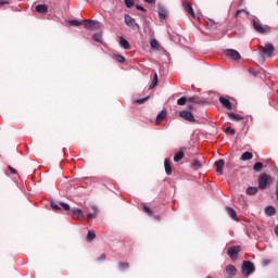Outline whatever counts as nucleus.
Masks as SVG:
<instances>
[{
  "label": "nucleus",
  "mask_w": 278,
  "mask_h": 278,
  "mask_svg": "<svg viewBox=\"0 0 278 278\" xmlns=\"http://www.w3.org/2000/svg\"><path fill=\"white\" fill-rule=\"evenodd\" d=\"M70 25H74V27H79V26L84 25V22L78 21V20H71Z\"/></svg>",
  "instance_id": "nucleus-31"
},
{
  "label": "nucleus",
  "mask_w": 278,
  "mask_h": 278,
  "mask_svg": "<svg viewBox=\"0 0 278 278\" xmlns=\"http://www.w3.org/2000/svg\"><path fill=\"white\" fill-rule=\"evenodd\" d=\"M252 25H253V29H255L257 31V34L264 35V34H268V31H270V29H268V27L262 26V23H260V20H253Z\"/></svg>",
  "instance_id": "nucleus-5"
},
{
  "label": "nucleus",
  "mask_w": 278,
  "mask_h": 278,
  "mask_svg": "<svg viewBox=\"0 0 278 278\" xmlns=\"http://www.w3.org/2000/svg\"><path fill=\"white\" fill-rule=\"evenodd\" d=\"M126 8H134V0H124Z\"/></svg>",
  "instance_id": "nucleus-39"
},
{
  "label": "nucleus",
  "mask_w": 278,
  "mask_h": 278,
  "mask_svg": "<svg viewBox=\"0 0 278 278\" xmlns=\"http://www.w3.org/2000/svg\"><path fill=\"white\" fill-rule=\"evenodd\" d=\"M119 47L125 50L130 49L129 41H127V39L124 37H119Z\"/></svg>",
  "instance_id": "nucleus-17"
},
{
  "label": "nucleus",
  "mask_w": 278,
  "mask_h": 278,
  "mask_svg": "<svg viewBox=\"0 0 278 278\" xmlns=\"http://www.w3.org/2000/svg\"><path fill=\"white\" fill-rule=\"evenodd\" d=\"M268 181H271L270 176H268L267 174H262L258 178L260 190H266V188L268 186Z\"/></svg>",
  "instance_id": "nucleus-6"
},
{
  "label": "nucleus",
  "mask_w": 278,
  "mask_h": 278,
  "mask_svg": "<svg viewBox=\"0 0 278 278\" xmlns=\"http://www.w3.org/2000/svg\"><path fill=\"white\" fill-rule=\"evenodd\" d=\"M153 79L159 81L157 74H154Z\"/></svg>",
  "instance_id": "nucleus-51"
},
{
  "label": "nucleus",
  "mask_w": 278,
  "mask_h": 278,
  "mask_svg": "<svg viewBox=\"0 0 278 278\" xmlns=\"http://www.w3.org/2000/svg\"><path fill=\"white\" fill-rule=\"evenodd\" d=\"M8 168L12 173V175H16V169H14V167L9 165Z\"/></svg>",
  "instance_id": "nucleus-46"
},
{
  "label": "nucleus",
  "mask_w": 278,
  "mask_h": 278,
  "mask_svg": "<svg viewBox=\"0 0 278 278\" xmlns=\"http://www.w3.org/2000/svg\"><path fill=\"white\" fill-rule=\"evenodd\" d=\"M228 116L231 121H244V116L240 115V114H236L233 112H229Z\"/></svg>",
  "instance_id": "nucleus-18"
},
{
  "label": "nucleus",
  "mask_w": 278,
  "mask_h": 278,
  "mask_svg": "<svg viewBox=\"0 0 278 278\" xmlns=\"http://www.w3.org/2000/svg\"><path fill=\"white\" fill-rule=\"evenodd\" d=\"M180 118H184L185 121H188L189 123H194V115H192V112L190 111H180L179 112Z\"/></svg>",
  "instance_id": "nucleus-8"
},
{
  "label": "nucleus",
  "mask_w": 278,
  "mask_h": 278,
  "mask_svg": "<svg viewBox=\"0 0 278 278\" xmlns=\"http://www.w3.org/2000/svg\"><path fill=\"white\" fill-rule=\"evenodd\" d=\"M124 20L125 24L127 25V27H130V29H140V24L136 23V20L129 14H125Z\"/></svg>",
  "instance_id": "nucleus-4"
},
{
  "label": "nucleus",
  "mask_w": 278,
  "mask_h": 278,
  "mask_svg": "<svg viewBox=\"0 0 278 278\" xmlns=\"http://www.w3.org/2000/svg\"><path fill=\"white\" fill-rule=\"evenodd\" d=\"M91 210L93 211V213L87 214L88 220H92V218H97V216H99V207H97V205H91Z\"/></svg>",
  "instance_id": "nucleus-13"
},
{
  "label": "nucleus",
  "mask_w": 278,
  "mask_h": 278,
  "mask_svg": "<svg viewBox=\"0 0 278 278\" xmlns=\"http://www.w3.org/2000/svg\"><path fill=\"white\" fill-rule=\"evenodd\" d=\"M225 131H226V134H230V136H235L236 135V129H233L231 127H227Z\"/></svg>",
  "instance_id": "nucleus-40"
},
{
  "label": "nucleus",
  "mask_w": 278,
  "mask_h": 278,
  "mask_svg": "<svg viewBox=\"0 0 278 278\" xmlns=\"http://www.w3.org/2000/svg\"><path fill=\"white\" fill-rule=\"evenodd\" d=\"M258 53L262 58H273L275 53V46L273 43H265V46H258Z\"/></svg>",
  "instance_id": "nucleus-1"
},
{
  "label": "nucleus",
  "mask_w": 278,
  "mask_h": 278,
  "mask_svg": "<svg viewBox=\"0 0 278 278\" xmlns=\"http://www.w3.org/2000/svg\"><path fill=\"white\" fill-rule=\"evenodd\" d=\"M226 212L232 220H238V214L236 213V210H233L232 207L227 206Z\"/></svg>",
  "instance_id": "nucleus-15"
},
{
  "label": "nucleus",
  "mask_w": 278,
  "mask_h": 278,
  "mask_svg": "<svg viewBox=\"0 0 278 278\" xmlns=\"http://www.w3.org/2000/svg\"><path fill=\"white\" fill-rule=\"evenodd\" d=\"M118 268L121 270H126V268H129V263H118Z\"/></svg>",
  "instance_id": "nucleus-35"
},
{
  "label": "nucleus",
  "mask_w": 278,
  "mask_h": 278,
  "mask_svg": "<svg viewBox=\"0 0 278 278\" xmlns=\"http://www.w3.org/2000/svg\"><path fill=\"white\" fill-rule=\"evenodd\" d=\"M225 55L229 60H235V62H238V60H242V55H240V52L236 49H226L225 50Z\"/></svg>",
  "instance_id": "nucleus-3"
},
{
  "label": "nucleus",
  "mask_w": 278,
  "mask_h": 278,
  "mask_svg": "<svg viewBox=\"0 0 278 278\" xmlns=\"http://www.w3.org/2000/svg\"><path fill=\"white\" fill-rule=\"evenodd\" d=\"M226 275L229 277H236V275H238V269L233 265H228L226 267Z\"/></svg>",
  "instance_id": "nucleus-12"
},
{
  "label": "nucleus",
  "mask_w": 278,
  "mask_h": 278,
  "mask_svg": "<svg viewBox=\"0 0 278 278\" xmlns=\"http://www.w3.org/2000/svg\"><path fill=\"white\" fill-rule=\"evenodd\" d=\"M240 160H241L242 162H249V160H253V153H251V152H244V153L241 155Z\"/></svg>",
  "instance_id": "nucleus-20"
},
{
  "label": "nucleus",
  "mask_w": 278,
  "mask_h": 278,
  "mask_svg": "<svg viewBox=\"0 0 278 278\" xmlns=\"http://www.w3.org/2000/svg\"><path fill=\"white\" fill-rule=\"evenodd\" d=\"M51 207H52V210H54V212H58V210H60V204H58L55 202H51Z\"/></svg>",
  "instance_id": "nucleus-42"
},
{
  "label": "nucleus",
  "mask_w": 278,
  "mask_h": 278,
  "mask_svg": "<svg viewBox=\"0 0 278 278\" xmlns=\"http://www.w3.org/2000/svg\"><path fill=\"white\" fill-rule=\"evenodd\" d=\"M97 238L94 230H89L87 233V242H92Z\"/></svg>",
  "instance_id": "nucleus-22"
},
{
  "label": "nucleus",
  "mask_w": 278,
  "mask_h": 278,
  "mask_svg": "<svg viewBox=\"0 0 278 278\" xmlns=\"http://www.w3.org/2000/svg\"><path fill=\"white\" fill-rule=\"evenodd\" d=\"M146 3H155V0H143Z\"/></svg>",
  "instance_id": "nucleus-49"
},
{
  "label": "nucleus",
  "mask_w": 278,
  "mask_h": 278,
  "mask_svg": "<svg viewBox=\"0 0 278 278\" xmlns=\"http://www.w3.org/2000/svg\"><path fill=\"white\" fill-rule=\"evenodd\" d=\"M59 205L61 207H63V210H65V212H70L71 211V205H68V203L60 202Z\"/></svg>",
  "instance_id": "nucleus-32"
},
{
  "label": "nucleus",
  "mask_w": 278,
  "mask_h": 278,
  "mask_svg": "<svg viewBox=\"0 0 278 278\" xmlns=\"http://www.w3.org/2000/svg\"><path fill=\"white\" fill-rule=\"evenodd\" d=\"M206 278H212V276H206Z\"/></svg>",
  "instance_id": "nucleus-53"
},
{
  "label": "nucleus",
  "mask_w": 278,
  "mask_h": 278,
  "mask_svg": "<svg viewBox=\"0 0 278 278\" xmlns=\"http://www.w3.org/2000/svg\"><path fill=\"white\" fill-rule=\"evenodd\" d=\"M72 213H73V216L84 218V211H81V208H74Z\"/></svg>",
  "instance_id": "nucleus-25"
},
{
  "label": "nucleus",
  "mask_w": 278,
  "mask_h": 278,
  "mask_svg": "<svg viewBox=\"0 0 278 278\" xmlns=\"http://www.w3.org/2000/svg\"><path fill=\"white\" fill-rule=\"evenodd\" d=\"M100 262L105 260V254H102L99 258H98Z\"/></svg>",
  "instance_id": "nucleus-50"
},
{
  "label": "nucleus",
  "mask_w": 278,
  "mask_h": 278,
  "mask_svg": "<svg viewBox=\"0 0 278 278\" xmlns=\"http://www.w3.org/2000/svg\"><path fill=\"white\" fill-rule=\"evenodd\" d=\"M146 101H149V96L141 99H137L135 102L139 105H142V103H146Z\"/></svg>",
  "instance_id": "nucleus-34"
},
{
  "label": "nucleus",
  "mask_w": 278,
  "mask_h": 278,
  "mask_svg": "<svg viewBox=\"0 0 278 278\" xmlns=\"http://www.w3.org/2000/svg\"><path fill=\"white\" fill-rule=\"evenodd\" d=\"M115 60L116 62H119L121 64H123V62H125V56L117 54L115 55Z\"/></svg>",
  "instance_id": "nucleus-38"
},
{
  "label": "nucleus",
  "mask_w": 278,
  "mask_h": 278,
  "mask_svg": "<svg viewBox=\"0 0 278 278\" xmlns=\"http://www.w3.org/2000/svg\"><path fill=\"white\" fill-rule=\"evenodd\" d=\"M250 73L253 75V77L260 76V71H250Z\"/></svg>",
  "instance_id": "nucleus-45"
},
{
  "label": "nucleus",
  "mask_w": 278,
  "mask_h": 278,
  "mask_svg": "<svg viewBox=\"0 0 278 278\" xmlns=\"http://www.w3.org/2000/svg\"><path fill=\"white\" fill-rule=\"evenodd\" d=\"M238 253H240V247L233 245L228 248L227 254L229 255L230 260H238Z\"/></svg>",
  "instance_id": "nucleus-7"
},
{
  "label": "nucleus",
  "mask_w": 278,
  "mask_h": 278,
  "mask_svg": "<svg viewBox=\"0 0 278 278\" xmlns=\"http://www.w3.org/2000/svg\"><path fill=\"white\" fill-rule=\"evenodd\" d=\"M188 101V98L181 97L177 100L178 105H186V102Z\"/></svg>",
  "instance_id": "nucleus-33"
},
{
  "label": "nucleus",
  "mask_w": 278,
  "mask_h": 278,
  "mask_svg": "<svg viewBox=\"0 0 278 278\" xmlns=\"http://www.w3.org/2000/svg\"><path fill=\"white\" fill-rule=\"evenodd\" d=\"M168 16V11L166 10V8H164L162 4H159V18L162 23V21H166Z\"/></svg>",
  "instance_id": "nucleus-9"
},
{
  "label": "nucleus",
  "mask_w": 278,
  "mask_h": 278,
  "mask_svg": "<svg viewBox=\"0 0 278 278\" xmlns=\"http://www.w3.org/2000/svg\"><path fill=\"white\" fill-rule=\"evenodd\" d=\"M187 101H189V103H198V104L203 103V101L199 100V98L197 97H189Z\"/></svg>",
  "instance_id": "nucleus-30"
},
{
  "label": "nucleus",
  "mask_w": 278,
  "mask_h": 278,
  "mask_svg": "<svg viewBox=\"0 0 278 278\" xmlns=\"http://www.w3.org/2000/svg\"><path fill=\"white\" fill-rule=\"evenodd\" d=\"M8 3L10 2H8L7 0H0V5H8Z\"/></svg>",
  "instance_id": "nucleus-48"
},
{
  "label": "nucleus",
  "mask_w": 278,
  "mask_h": 278,
  "mask_svg": "<svg viewBox=\"0 0 278 278\" xmlns=\"http://www.w3.org/2000/svg\"><path fill=\"white\" fill-rule=\"evenodd\" d=\"M241 273L244 275V277H250V275H253L255 273V265L251 261H244L241 266Z\"/></svg>",
  "instance_id": "nucleus-2"
},
{
  "label": "nucleus",
  "mask_w": 278,
  "mask_h": 278,
  "mask_svg": "<svg viewBox=\"0 0 278 278\" xmlns=\"http://www.w3.org/2000/svg\"><path fill=\"white\" fill-rule=\"evenodd\" d=\"M83 23L86 29H96L97 25H99V22L94 20H84Z\"/></svg>",
  "instance_id": "nucleus-10"
},
{
  "label": "nucleus",
  "mask_w": 278,
  "mask_h": 278,
  "mask_svg": "<svg viewBox=\"0 0 278 278\" xmlns=\"http://www.w3.org/2000/svg\"><path fill=\"white\" fill-rule=\"evenodd\" d=\"M157 46H159L157 40L152 39V40L150 41V47H151V49H157Z\"/></svg>",
  "instance_id": "nucleus-37"
},
{
  "label": "nucleus",
  "mask_w": 278,
  "mask_h": 278,
  "mask_svg": "<svg viewBox=\"0 0 278 278\" xmlns=\"http://www.w3.org/2000/svg\"><path fill=\"white\" fill-rule=\"evenodd\" d=\"M182 7L185 8L186 12H188V14H190V16L194 18L195 14L194 9H192V5H190V3L188 2H182Z\"/></svg>",
  "instance_id": "nucleus-14"
},
{
  "label": "nucleus",
  "mask_w": 278,
  "mask_h": 278,
  "mask_svg": "<svg viewBox=\"0 0 278 278\" xmlns=\"http://www.w3.org/2000/svg\"><path fill=\"white\" fill-rule=\"evenodd\" d=\"M164 166H165L166 175H173V167L170 166V163L168 162V159H165Z\"/></svg>",
  "instance_id": "nucleus-19"
},
{
  "label": "nucleus",
  "mask_w": 278,
  "mask_h": 278,
  "mask_svg": "<svg viewBox=\"0 0 278 278\" xmlns=\"http://www.w3.org/2000/svg\"><path fill=\"white\" fill-rule=\"evenodd\" d=\"M275 213H276V211H275L274 206H266V208H265L266 216H275Z\"/></svg>",
  "instance_id": "nucleus-24"
},
{
  "label": "nucleus",
  "mask_w": 278,
  "mask_h": 278,
  "mask_svg": "<svg viewBox=\"0 0 278 278\" xmlns=\"http://www.w3.org/2000/svg\"><path fill=\"white\" fill-rule=\"evenodd\" d=\"M185 157L184 150H180L178 153L174 156V162H181V159Z\"/></svg>",
  "instance_id": "nucleus-23"
},
{
  "label": "nucleus",
  "mask_w": 278,
  "mask_h": 278,
  "mask_svg": "<svg viewBox=\"0 0 278 278\" xmlns=\"http://www.w3.org/2000/svg\"><path fill=\"white\" fill-rule=\"evenodd\" d=\"M36 12H39V14H47L49 12V7H47V4H38L36 7Z\"/></svg>",
  "instance_id": "nucleus-16"
},
{
  "label": "nucleus",
  "mask_w": 278,
  "mask_h": 278,
  "mask_svg": "<svg viewBox=\"0 0 278 278\" xmlns=\"http://www.w3.org/2000/svg\"><path fill=\"white\" fill-rule=\"evenodd\" d=\"M275 233L278 236V226L275 228Z\"/></svg>",
  "instance_id": "nucleus-52"
},
{
  "label": "nucleus",
  "mask_w": 278,
  "mask_h": 278,
  "mask_svg": "<svg viewBox=\"0 0 278 278\" xmlns=\"http://www.w3.org/2000/svg\"><path fill=\"white\" fill-rule=\"evenodd\" d=\"M136 8L141 12H147V9H144L142 5H137Z\"/></svg>",
  "instance_id": "nucleus-47"
},
{
  "label": "nucleus",
  "mask_w": 278,
  "mask_h": 278,
  "mask_svg": "<svg viewBox=\"0 0 278 278\" xmlns=\"http://www.w3.org/2000/svg\"><path fill=\"white\" fill-rule=\"evenodd\" d=\"M219 103H222L223 108L226 110H233V104H231V101L225 97H219Z\"/></svg>",
  "instance_id": "nucleus-11"
},
{
  "label": "nucleus",
  "mask_w": 278,
  "mask_h": 278,
  "mask_svg": "<svg viewBox=\"0 0 278 278\" xmlns=\"http://www.w3.org/2000/svg\"><path fill=\"white\" fill-rule=\"evenodd\" d=\"M242 12H244L245 14L249 15V11H247L244 9H240V10H237L235 17L238 18V16H240V14H242Z\"/></svg>",
  "instance_id": "nucleus-36"
},
{
  "label": "nucleus",
  "mask_w": 278,
  "mask_h": 278,
  "mask_svg": "<svg viewBox=\"0 0 278 278\" xmlns=\"http://www.w3.org/2000/svg\"><path fill=\"white\" fill-rule=\"evenodd\" d=\"M256 192H257V188L256 187H249L247 189V194H249L250 197L255 195Z\"/></svg>",
  "instance_id": "nucleus-29"
},
{
  "label": "nucleus",
  "mask_w": 278,
  "mask_h": 278,
  "mask_svg": "<svg viewBox=\"0 0 278 278\" xmlns=\"http://www.w3.org/2000/svg\"><path fill=\"white\" fill-rule=\"evenodd\" d=\"M92 39H93L96 42H102V40H103V35H102L101 33H96V34H93Z\"/></svg>",
  "instance_id": "nucleus-27"
},
{
  "label": "nucleus",
  "mask_w": 278,
  "mask_h": 278,
  "mask_svg": "<svg viewBox=\"0 0 278 278\" xmlns=\"http://www.w3.org/2000/svg\"><path fill=\"white\" fill-rule=\"evenodd\" d=\"M262 168H264V164L262 162H256L253 166V169L255 170V173H260Z\"/></svg>",
  "instance_id": "nucleus-28"
},
{
  "label": "nucleus",
  "mask_w": 278,
  "mask_h": 278,
  "mask_svg": "<svg viewBox=\"0 0 278 278\" xmlns=\"http://www.w3.org/2000/svg\"><path fill=\"white\" fill-rule=\"evenodd\" d=\"M166 116V111H161L157 115H156V124L160 125V121H164V117Z\"/></svg>",
  "instance_id": "nucleus-26"
},
{
  "label": "nucleus",
  "mask_w": 278,
  "mask_h": 278,
  "mask_svg": "<svg viewBox=\"0 0 278 278\" xmlns=\"http://www.w3.org/2000/svg\"><path fill=\"white\" fill-rule=\"evenodd\" d=\"M157 84H159V80L153 79L151 85L149 86V90H153V88H155V86H157Z\"/></svg>",
  "instance_id": "nucleus-41"
},
{
  "label": "nucleus",
  "mask_w": 278,
  "mask_h": 278,
  "mask_svg": "<svg viewBox=\"0 0 278 278\" xmlns=\"http://www.w3.org/2000/svg\"><path fill=\"white\" fill-rule=\"evenodd\" d=\"M143 211L146 212V214H148L149 216H151V214H153V211L149 207V206H144Z\"/></svg>",
  "instance_id": "nucleus-43"
},
{
  "label": "nucleus",
  "mask_w": 278,
  "mask_h": 278,
  "mask_svg": "<svg viewBox=\"0 0 278 278\" xmlns=\"http://www.w3.org/2000/svg\"><path fill=\"white\" fill-rule=\"evenodd\" d=\"M192 167H193V168H201V163L195 160V161H193V163H192Z\"/></svg>",
  "instance_id": "nucleus-44"
},
{
  "label": "nucleus",
  "mask_w": 278,
  "mask_h": 278,
  "mask_svg": "<svg viewBox=\"0 0 278 278\" xmlns=\"http://www.w3.org/2000/svg\"><path fill=\"white\" fill-rule=\"evenodd\" d=\"M215 166L217 168V173H220L223 170V167L225 166V161L224 160L216 161Z\"/></svg>",
  "instance_id": "nucleus-21"
}]
</instances>
